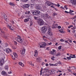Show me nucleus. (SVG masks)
<instances>
[{"mask_svg": "<svg viewBox=\"0 0 76 76\" xmlns=\"http://www.w3.org/2000/svg\"><path fill=\"white\" fill-rule=\"evenodd\" d=\"M45 25V26L43 27L41 29L42 32L43 34L45 33L47 31V29L50 28V26L48 25V24H46Z\"/></svg>", "mask_w": 76, "mask_h": 76, "instance_id": "f257e3e1", "label": "nucleus"}, {"mask_svg": "<svg viewBox=\"0 0 76 76\" xmlns=\"http://www.w3.org/2000/svg\"><path fill=\"white\" fill-rule=\"evenodd\" d=\"M38 24L40 26H42L44 25V21L40 18L39 19L38 21Z\"/></svg>", "mask_w": 76, "mask_h": 76, "instance_id": "f03ea898", "label": "nucleus"}, {"mask_svg": "<svg viewBox=\"0 0 76 76\" xmlns=\"http://www.w3.org/2000/svg\"><path fill=\"white\" fill-rule=\"evenodd\" d=\"M40 48H45L47 44L45 42L39 43V44Z\"/></svg>", "mask_w": 76, "mask_h": 76, "instance_id": "7ed1b4c3", "label": "nucleus"}, {"mask_svg": "<svg viewBox=\"0 0 76 76\" xmlns=\"http://www.w3.org/2000/svg\"><path fill=\"white\" fill-rule=\"evenodd\" d=\"M1 15L2 17H3V18H4V19H5V20H6L7 22H9V20L7 19V16H6V15L5 13H1Z\"/></svg>", "mask_w": 76, "mask_h": 76, "instance_id": "20e7f679", "label": "nucleus"}, {"mask_svg": "<svg viewBox=\"0 0 76 76\" xmlns=\"http://www.w3.org/2000/svg\"><path fill=\"white\" fill-rule=\"evenodd\" d=\"M15 39L19 43H22L23 42V39H21L20 38H16Z\"/></svg>", "mask_w": 76, "mask_h": 76, "instance_id": "39448f33", "label": "nucleus"}, {"mask_svg": "<svg viewBox=\"0 0 76 76\" xmlns=\"http://www.w3.org/2000/svg\"><path fill=\"white\" fill-rule=\"evenodd\" d=\"M7 26L10 30H14L15 29V28L14 26H12L11 24H9L7 25Z\"/></svg>", "mask_w": 76, "mask_h": 76, "instance_id": "423d86ee", "label": "nucleus"}, {"mask_svg": "<svg viewBox=\"0 0 76 76\" xmlns=\"http://www.w3.org/2000/svg\"><path fill=\"white\" fill-rule=\"evenodd\" d=\"M44 18L46 19H47L50 20L51 19V17L48 15L47 14H45Z\"/></svg>", "mask_w": 76, "mask_h": 76, "instance_id": "0eeeda50", "label": "nucleus"}, {"mask_svg": "<svg viewBox=\"0 0 76 76\" xmlns=\"http://www.w3.org/2000/svg\"><path fill=\"white\" fill-rule=\"evenodd\" d=\"M70 1L72 5L76 6V0H70Z\"/></svg>", "mask_w": 76, "mask_h": 76, "instance_id": "6e6552de", "label": "nucleus"}, {"mask_svg": "<svg viewBox=\"0 0 76 76\" xmlns=\"http://www.w3.org/2000/svg\"><path fill=\"white\" fill-rule=\"evenodd\" d=\"M6 52L7 54H9L10 53H11L12 52V50L9 48H8L6 50Z\"/></svg>", "mask_w": 76, "mask_h": 76, "instance_id": "1a4fd4ad", "label": "nucleus"}, {"mask_svg": "<svg viewBox=\"0 0 76 76\" xmlns=\"http://www.w3.org/2000/svg\"><path fill=\"white\" fill-rule=\"evenodd\" d=\"M45 3L46 4H47V5H48V6H50V5H51V4H53V5L55 4L50 1H48V2H47Z\"/></svg>", "mask_w": 76, "mask_h": 76, "instance_id": "9d476101", "label": "nucleus"}, {"mask_svg": "<svg viewBox=\"0 0 76 76\" xmlns=\"http://www.w3.org/2000/svg\"><path fill=\"white\" fill-rule=\"evenodd\" d=\"M1 74L2 75H3V76H6L7 75V74L6 73V72L4 71H2L1 72Z\"/></svg>", "mask_w": 76, "mask_h": 76, "instance_id": "9b49d317", "label": "nucleus"}, {"mask_svg": "<svg viewBox=\"0 0 76 76\" xmlns=\"http://www.w3.org/2000/svg\"><path fill=\"white\" fill-rule=\"evenodd\" d=\"M24 6L26 8H28V7H29V6H30V5H29V4H24Z\"/></svg>", "mask_w": 76, "mask_h": 76, "instance_id": "f8f14e48", "label": "nucleus"}, {"mask_svg": "<svg viewBox=\"0 0 76 76\" xmlns=\"http://www.w3.org/2000/svg\"><path fill=\"white\" fill-rule=\"evenodd\" d=\"M34 55L35 57H37V56H38V51L37 50H35L34 51Z\"/></svg>", "mask_w": 76, "mask_h": 76, "instance_id": "ddd939ff", "label": "nucleus"}, {"mask_svg": "<svg viewBox=\"0 0 76 76\" xmlns=\"http://www.w3.org/2000/svg\"><path fill=\"white\" fill-rule=\"evenodd\" d=\"M25 49H23L20 51V53L22 54H25Z\"/></svg>", "mask_w": 76, "mask_h": 76, "instance_id": "4468645a", "label": "nucleus"}, {"mask_svg": "<svg viewBox=\"0 0 76 76\" xmlns=\"http://www.w3.org/2000/svg\"><path fill=\"white\" fill-rule=\"evenodd\" d=\"M50 66H57V65H58V64L56 63L55 64H49Z\"/></svg>", "mask_w": 76, "mask_h": 76, "instance_id": "2eb2a0df", "label": "nucleus"}, {"mask_svg": "<svg viewBox=\"0 0 76 76\" xmlns=\"http://www.w3.org/2000/svg\"><path fill=\"white\" fill-rule=\"evenodd\" d=\"M58 26V25L57 24H56L54 25L53 26V28H57Z\"/></svg>", "mask_w": 76, "mask_h": 76, "instance_id": "dca6fc26", "label": "nucleus"}, {"mask_svg": "<svg viewBox=\"0 0 76 76\" xmlns=\"http://www.w3.org/2000/svg\"><path fill=\"white\" fill-rule=\"evenodd\" d=\"M13 54L14 55V56L15 58H18V55H17V54H16V53L15 52L13 53Z\"/></svg>", "mask_w": 76, "mask_h": 76, "instance_id": "f3484780", "label": "nucleus"}, {"mask_svg": "<svg viewBox=\"0 0 76 76\" xmlns=\"http://www.w3.org/2000/svg\"><path fill=\"white\" fill-rule=\"evenodd\" d=\"M36 9L37 10H40V9H41V7H40V6H37V7H36Z\"/></svg>", "mask_w": 76, "mask_h": 76, "instance_id": "a211bd4d", "label": "nucleus"}, {"mask_svg": "<svg viewBox=\"0 0 76 76\" xmlns=\"http://www.w3.org/2000/svg\"><path fill=\"white\" fill-rule=\"evenodd\" d=\"M39 16H38L37 17H36V16L34 17V19H35V20H38V19L39 20Z\"/></svg>", "mask_w": 76, "mask_h": 76, "instance_id": "6ab92c4d", "label": "nucleus"}, {"mask_svg": "<svg viewBox=\"0 0 76 76\" xmlns=\"http://www.w3.org/2000/svg\"><path fill=\"white\" fill-rule=\"evenodd\" d=\"M48 35H49L50 36H52V35H53V33L51 31L48 32Z\"/></svg>", "mask_w": 76, "mask_h": 76, "instance_id": "aec40b11", "label": "nucleus"}, {"mask_svg": "<svg viewBox=\"0 0 76 76\" xmlns=\"http://www.w3.org/2000/svg\"><path fill=\"white\" fill-rule=\"evenodd\" d=\"M36 15L40 14V12L39 11L36 10Z\"/></svg>", "mask_w": 76, "mask_h": 76, "instance_id": "412c9836", "label": "nucleus"}, {"mask_svg": "<svg viewBox=\"0 0 76 76\" xmlns=\"http://www.w3.org/2000/svg\"><path fill=\"white\" fill-rule=\"evenodd\" d=\"M19 65H20V66H21L22 67H23L24 66V65L22 63V62H19Z\"/></svg>", "mask_w": 76, "mask_h": 76, "instance_id": "4be33fe9", "label": "nucleus"}, {"mask_svg": "<svg viewBox=\"0 0 76 76\" xmlns=\"http://www.w3.org/2000/svg\"><path fill=\"white\" fill-rule=\"evenodd\" d=\"M5 70H8V69H9V66L7 65H6L5 67Z\"/></svg>", "mask_w": 76, "mask_h": 76, "instance_id": "5701e85b", "label": "nucleus"}, {"mask_svg": "<svg viewBox=\"0 0 76 76\" xmlns=\"http://www.w3.org/2000/svg\"><path fill=\"white\" fill-rule=\"evenodd\" d=\"M31 14V12H30V11H26L25 12V14H26L27 15H29Z\"/></svg>", "mask_w": 76, "mask_h": 76, "instance_id": "b1692460", "label": "nucleus"}, {"mask_svg": "<svg viewBox=\"0 0 76 76\" xmlns=\"http://www.w3.org/2000/svg\"><path fill=\"white\" fill-rule=\"evenodd\" d=\"M24 21L25 22H28V21H29V18L25 19Z\"/></svg>", "mask_w": 76, "mask_h": 76, "instance_id": "393cba45", "label": "nucleus"}, {"mask_svg": "<svg viewBox=\"0 0 76 76\" xmlns=\"http://www.w3.org/2000/svg\"><path fill=\"white\" fill-rule=\"evenodd\" d=\"M32 14L34 15H37L36 14V10L32 12Z\"/></svg>", "mask_w": 76, "mask_h": 76, "instance_id": "a878e982", "label": "nucleus"}, {"mask_svg": "<svg viewBox=\"0 0 76 76\" xmlns=\"http://www.w3.org/2000/svg\"><path fill=\"white\" fill-rule=\"evenodd\" d=\"M28 63H29V64H31V66H34V64H32V62H28Z\"/></svg>", "mask_w": 76, "mask_h": 76, "instance_id": "bb28decb", "label": "nucleus"}, {"mask_svg": "<svg viewBox=\"0 0 76 76\" xmlns=\"http://www.w3.org/2000/svg\"><path fill=\"white\" fill-rule=\"evenodd\" d=\"M4 60L3 59H2L0 61L1 63H4Z\"/></svg>", "mask_w": 76, "mask_h": 76, "instance_id": "cd10ccee", "label": "nucleus"}, {"mask_svg": "<svg viewBox=\"0 0 76 76\" xmlns=\"http://www.w3.org/2000/svg\"><path fill=\"white\" fill-rule=\"evenodd\" d=\"M64 9H66L67 10L68 9L67 7V6H65L64 7Z\"/></svg>", "mask_w": 76, "mask_h": 76, "instance_id": "c85d7f7f", "label": "nucleus"}, {"mask_svg": "<svg viewBox=\"0 0 76 76\" xmlns=\"http://www.w3.org/2000/svg\"><path fill=\"white\" fill-rule=\"evenodd\" d=\"M58 64H61V65H63V64H61V62L60 61L58 62Z\"/></svg>", "mask_w": 76, "mask_h": 76, "instance_id": "c756f323", "label": "nucleus"}, {"mask_svg": "<svg viewBox=\"0 0 76 76\" xmlns=\"http://www.w3.org/2000/svg\"><path fill=\"white\" fill-rule=\"evenodd\" d=\"M41 16L42 17V18H45V15L44 14H42L41 15Z\"/></svg>", "mask_w": 76, "mask_h": 76, "instance_id": "7c9ffc66", "label": "nucleus"}, {"mask_svg": "<svg viewBox=\"0 0 76 76\" xmlns=\"http://www.w3.org/2000/svg\"><path fill=\"white\" fill-rule=\"evenodd\" d=\"M51 29L49 28L48 30V32H51Z\"/></svg>", "mask_w": 76, "mask_h": 76, "instance_id": "2f4dec72", "label": "nucleus"}, {"mask_svg": "<svg viewBox=\"0 0 76 76\" xmlns=\"http://www.w3.org/2000/svg\"><path fill=\"white\" fill-rule=\"evenodd\" d=\"M73 26L72 25H70L68 27V28H72V27H73Z\"/></svg>", "mask_w": 76, "mask_h": 76, "instance_id": "473e14b6", "label": "nucleus"}, {"mask_svg": "<svg viewBox=\"0 0 76 76\" xmlns=\"http://www.w3.org/2000/svg\"><path fill=\"white\" fill-rule=\"evenodd\" d=\"M10 4L11 6H14V4L13 3H10Z\"/></svg>", "mask_w": 76, "mask_h": 76, "instance_id": "72a5a7b5", "label": "nucleus"}, {"mask_svg": "<svg viewBox=\"0 0 76 76\" xmlns=\"http://www.w3.org/2000/svg\"><path fill=\"white\" fill-rule=\"evenodd\" d=\"M72 33L75 34V30H72Z\"/></svg>", "mask_w": 76, "mask_h": 76, "instance_id": "f704fd0d", "label": "nucleus"}, {"mask_svg": "<svg viewBox=\"0 0 76 76\" xmlns=\"http://www.w3.org/2000/svg\"><path fill=\"white\" fill-rule=\"evenodd\" d=\"M51 59L52 60H54V59H55V57H52L51 58Z\"/></svg>", "mask_w": 76, "mask_h": 76, "instance_id": "c9c22d12", "label": "nucleus"}, {"mask_svg": "<svg viewBox=\"0 0 76 76\" xmlns=\"http://www.w3.org/2000/svg\"><path fill=\"white\" fill-rule=\"evenodd\" d=\"M67 59H68V60H70L71 59V58H70V57L69 56V57H67Z\"/></svg>", "mask_w": 76, "mask_h": 76, "instance_id": "e433bc0d", "label": "nucleus"}, {"mask_svg": "<svg viewBox=\"0 0 76 76\" xmlns=\"http://www.w3.org/2000/svg\"><path fill=\"white\" fill-rule=\"evenodd\" d=\"M24 2H27L28 1V0H22Z\"/></svg>", "mask_w": 76, "mask_h": 76, "instance_id": "4c0bfd02", "label": "nucleus"}, {"mask_svg": "<svg viewBox=\"0 0 76 76\" xmlns=\"http://www.w3.org/2000/svg\"><path fill=\"white\" fill-rule=\"evenodd\" d=\"M55 15H57V14L56 13H53V16H55Z\"/></svg>", "mask_w": 76, "mask_h": 76, "instance_id": "58836bf2", "label": "nucleus"}, {"mask_svg": "<svg viewBox=\"0 0 76 76\" xmlns=\"http://www.w3.org/2000/svg\"><path fill=\"white\" fill-rule=\"evenodd\" d=\"M61 46H59V47H58V50H61Z\"/></svg>", "mask_w": 76, "mask_h": 76, "instance_id": "ea45409f", "label": "nucleus"}, {"mask_svg": "<svg viewBox=\"0 0 76 76\" xmlns=\"http://www.w3.org/2000/svg\"><path fill=\"white\" fill-rule=\"evenodd\" d=\"M8 45L9 44H8L7 43H5V46L6 47H7V46H8Z\"/></svg>", "mask_w": 76, "mask_h": 76, "instance_id": "a19ab883", "label": "nucleus"}, {"mask_svg": "<svg viewBox=\"0 0 76 76\" xmlns=\"http://www.w3.org/2000/svg\"><path fill=\"white\" fill-rule=\"evenodd\" d=\"M61 55V54H60V52H58V54H57V56H60Z\"/></svg>", "mask_w": 76, "mask_h": 76, "instance_id": "79ce46f5", "label": "nucleus"}, {"mask_svg": "<svg viewBox=\"0 0 76 76\" xmlns=\"http://www.w3.org/2000/svg\"><path fill=\"white\" fill-rule=\"evenodd\" d=\"M68 40H66L64 42H66V43H68V44H69V42H68Z\"/></svg>", "mask_w": 76, "mask_h": 76, "instance_id": "37998d69", "label": "nucleus"}, {"mask_svg": "<svg viewBox=\"0 0 76 76\" xmlns=\"http://www.w3.org/2000/svg\"><path fill=\"white\" fill-rule=\"evenodd\" d=\"M74 12V11H72L70 10L69 12L70 13H72V12Z\"/></svg>", "mask_w": 76, "mask_h": 76, "instance_id": "c03bdc74", "label": "nucleus"}, {"mask_svg": "<svg viewBox=\"0 0 76 76\" xmlns=\"http://www.w3.org/2000/svg\"><path fill=\"white\" fill-rule=\"evenodd\" d=\"M57 28H58V29H60V28H61V27L60 26H58Z\"/></svg>", "mask_w": 76, "mask_h": 76, "instance_id": "a18cd8bd", "label": "nucleus"}, {"mask_svg": "<svg viewBox=\"0 0 76 76\" xmlns=\"http://www.w3.org/2000/svg\"><path fill=\"white\" fill-rule=\"evenodd\" d=\"M33 7H34V5L33 4H32L31 5V9L33 8Z\"/></svg>", "mask_w": 76, "mask_h": 76, "instance_id": "49530a36", "label": "nucleus"}, {"mask_svg": "<svg viewBox=\"0 0 76 76\" xmlns=\"http://www.w3.org/2000/svg\"><path fill=\"white\" fill-rule=\"evenodd\" d=\"M68 41H69V42H70L72 43V40L70 39H69Z\"/></svg>", "mask_w": 76, "mask_h": 76, "instance_id": "de8ad7c7", "label": "nucleus"}, {"mask_svg": "<svg viewBox=\"0 0 76 76\" xmlns=\"http://www.w3.org/2000/svg\"><path fill=\"white\" fill-rule=\"evenodd\" d=\"M60 41H61L62 42H63V41H64V40L63 39H61L60 40Z\"/></svg>", "mask_w": 76, "mask_h": 76, "instance_id": "09e8293b", "label": "nucleus"}, {"mask_svg": "<svg viewBox=\"0 0 76 76\" xmlns=\"http://www.w3.org/2000/svg\"><path fill=\"white\" fill-rule=\"evenodd\" d=\"M59 31L61 32V33H63V31L62 30H59Z\"/></svg>", "mask_w": 76, "mask_h": 76, "instance_id": "8fccbe9b", "label": "nucleus"}, {"mask_svg": "<svg viewBox=\"0 0 76 76\" xmlns=\"http://www.w3.org/2000/svg\"><path fill=\"white\" fill-rule=\"evenodd\" d=\"M32 23H32V22H31L30 23V26H32Z\"/></svg>", "mask_w": 76, "mask_h": 76, "instance_id": "3c124183", "label": "nucleus"}, {"mask_svg": "<svg viewBox=\"0 0 76 76\" xmlns=\"http://www.w3.org/2000/svg\"><path fill=\"white\" fill-rule=\"evenodd\" d=\"M72 30L75 29H76V27L75 26L73 27V28H72Z\"/></svg>", "mask_w": 76, "mask_h": 76, "instance_id": "603ef678", "label": "nucleus"}, {"mask_svg": "<svg viewBox=\"0 0 76 76\" xmlns=\"http://www.w3.org/2000/svg\"><path fill=\"white\" fill-rule=\"evenodd\" d=\"M11 22L13 24H14L15 23V22H14V21L13 20H12L11 21Z\"/></svg>", "mask_w": 76, "mask_h": 76, "instance_id": "864d4df0", "label": "nucleus"}, {"mask_svg": "<svg viewBox=\"0 0 76 76\" xmlns=\"http://www.w3.org/2000/svg\"><path fill=\"white\" fill-rule=\"evenodd\" d=\"M52 44V43L51 42H50L48 43V45H51Z\"/></svg>", "mask_w": 76, "mask_h": 76, "instance_id": "5fc2aeb1", "label": "nucleus"}, {"mask_svg": "<svg viewBox=\"0 0 76 76\" xmlns=\"http://www.w3.org/2000/svg\"><path fill=\"white\" fill-rule=\"evenodd\" d=\"M55 5H56V6H57L58 7H60V5L59 4H58V5L55 4Z\"/></svg>", "mask_w": 76, "mask_h": 76, "instance_id": "6e6d98bb", "label": "nucleus"}, {"mask_svg": "<svg viewBox=\"0 0 76 76\" xmlns=\"http://www.w3.org/2000/svg\"><path fill=\"white\" fill-rule=\"evenodd\" d=\"M8 74H11V73H12V72H11V71H10L8 72Z\"/></svg>", "mask_w": 76, "mask_h": 76, "instance_id": "4d7b16f0", "label": "nucleus"}, {"mask_svg": "<svg viewBox=\"0 0 76 76\" xmlns=\"http://www.w3.org/2000/svg\"><path fill=\"white\" fill-rule=\"evenodd\" d=\"M65 13H69V12H67V11H65Z\"/></svg>", "mask_w": 76, "mask_h": 76, "instance_id": "13d9d810", "label": "nucleus"}, {"mask_svg": "<svg viewBox=\"0 0 76 76\" xmlns=\"http://www.w3.org/2000/svg\"><path fill=\"white\" fill-rule=\"evenodd\" d=\"M46 66H49V65H48V64H45Z\"/></svg>", "mask_w": 76, "mask_h": 76, "instance_id": "bf43d9fd", "label": "nucleus"}, {"mask_svg": "<svg viewBox=\"0 0 76 76\" xmlns=\"http://www.w3.org/2000/svg\"><path fill=\"white\" fill-rule=\"evenodd\" d=\"M72 56H73V57H74V58H76L75 55H72Z\"/></svg>", "mask_w": 76, "mask_h": 76, "instance_id": "052dcab7", "label": "nucleus"}, {"mask_svg": "<svg viewBox=\"0 0 76 76\" xmlns=\"http://www.w3.org/2000/svg\"><path fill=\"white\" fill-rule=\"evenodd\" d=\"M70 57L71 58H74V57L73 56H70Z\"/></svg>", "mask_w": 76, "mask_h": 76, "instance_id": "680f3d73", "label": "nucleus"}, {"mask_svg": "<svg viewBox=\"0 0 76 76\" xmlns=\"http://www.w3.org/2000/svg\"><path fill=\"white\" fill-rule=\"evenodd\" d=\"M71 15H74V14L73 13H70Z\"/></svg>", "mask_w": 76, "mask_h": 76, "instance_id": "e2e57ef3", "label": "nucleus"}, {"mask_svg": "<svg viewBox=\"0 0 76 76\" xmlns=\"http://www.w3.org/2000/svg\"><path fill=\"white\" fill-rule=\"evenodd\" d=\"M68 71H69V72H72V70H71L69 69H68Z\"/></svg>", "mask_w": 76, "mask_h": 76, "instance_id": "0e129e2a", "label": "nucleus"}, {"mask_svg": "<svg viewBox=\"0 0 76 76\" xmlns=\"http://www.w3.org/2000/svg\"><path fill=\"white\" fill-rule=\"evenodd\" d=\"M14 43H15V44H17V42H15Z\"/></svg>", "mask_w": 76, "mask_h": 76, "instance_id": "69168bd1", "label": "nucleus"}, {"mask_svg": "<svg viewBox=\"0 0 76 76\" xmlns=\"http://www.w3.org/2000/svg\"><path fill=\"white\" fill-rule=\"evenodd\" d=\"M73 42H74V43H75V44H76V41H73Z\"/></svg>", "mask_w": 76, "mask_h": 76, "instance_id": "338daca9", "label": "nucleus"}, {"mask_svg": "<svg viewBox=\"0 0 76 76\" xmlns=\"http://www.w3.org/2000/svg\"><path fill=\"white\" fill-rule=\"evenodd\" d=\"M74 36L75 37H76V34H74Z\"/></svg>", "mask_w": 76, "mask_h": 76, "instance_id": "774afa93", "label": "nucleus"}]
</instances>
